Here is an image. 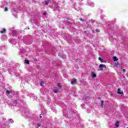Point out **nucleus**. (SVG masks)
I'll return each mask as SVG.
<instances>
[{
    "label": "nucleus",
    "instance_id": "nucleus-3",
    "mask_svg": "<svg viewBox=\"0 0 128 128\" xmlns=\"http://www.w3.org/2000/svg\"><path fill=\"white\" fill-rule=\"evenodd\" d=\"M98 60H100V62H106V61L104 60V59L102 58L99 57L98 58Z\"/></svg>",
    "mask_w": 128,
    "mask_h": 128
},
{
    "label": "nucleus",
    "instance_id": "nucleus-20",
    "mask_svg": "<svg viewBox=\"0 0 128 128\" xmlns=\"http://www.w3.org/2000/svg\"><path fill=\"white\" fill-rule=\"evenodd\" d=\"M45 4H46V6H48V2H45Z\"/></svg>",
    "mask_w": 128,
    "mask_h": 128
},
{
    "label": "nucleus",
    "instance_id": "nucleus-19",
    "mask_svg": "<svg viewBox=\"0 0 128 128\" xmlns=\"http://www.w3.org/2000/svg\"><path fill=\"white\" fill-rule=\"evenodd\" d=\"M4 12H6V11H8V8H6V7H5V8H4Z\"/></svg>",
    "mask_w": 128,
    "mask_h": 128
},
{
    "label": "nucleus",
    "instance_id": "nucleus-27",
    "mask_svg": "<svg viewBox=\"0 0 128 128\" xmlns=\"http://www.w3.org/2000/svg\"><path fill=\"white\" fill-rule=\"evenodd\" d=\"M40 118H42V116H40Z\"/></svg>",
    "mask_w": 128,
    "mask_h": 128
},
{
    "label": "nucleus",
    "instance_id": "nucleus-22",
    "mask_svg": "<svg viewBox=\"0 0 128 128\" xmlns=\"http://www.w3.org/2000/svg\"><path fill=\"white\" fill-rule=\"evenodd\" d=\"M92 32L93 34H94V30H92Z\"/></svg>",
    "mask_w": 128,
    "mask_h": 128
},
{
    "label": "nucleus",
    "instance_id": "nucleus-15",
    "mask_svg": "<svg viewBox=\"0 0 128 128\" xmlns=\"http://www.w3.org/2000/svg\"><path fill=\"white\" fill-rule=\"evenodd\" d=\"M37 126H38V128H40V126H41L40 124L38 123V124H37Z\"/></svg>",
    "mask_w": 128,
    "mask_h": 128
},
{
    "label": "nucleus",
    "instance_id": "nucleus-10",
    "mask_svg": "<svg viewBox=\"0 0 128 128\" xmlns=\"http://www.w3.org/2000/svg\"><path fill=\"white\" fill-rule=\"evenodd\" d=\"M104 106V100H102L101 101V106L102 108V106Z\"/></svg>",
    "mask_w": 128,
    "mask_h": 128
},
{
    "label": "nucleus",
    "instance_id": "nucleus-12",
    "mask_svg": "<svg viewBox=\"0 0 128 128\" xmlns=\"http://www.w3.org/2000/svg\"><path fill=\"white\" fill-rule=\"evenodd\" d=\"M44 84V82H42L40 84V86H42V84Z\"/></svg>",
    "mask_w": 128,
    "mask_h": 128
},
{
    "label": "nucleus",
    "instance_id": "nucleus-6",
    "mask_svg": "<svg viewBox=\"0 0 128 128\" xmlns=\"http://www.w3.org/2000/svg\"><path fill=\"white\" fill-rule=\"evenodd\" d=\"M76 82V79H73L71 80V84H74V82Z\"/></svg>",
    "mask_w": 128,
    "mask_h": 128
},
{
    "label": "nucleus",
    "instance_id": "nucleus-13",
    "mask_svg": "<svg viewBox=\"0 0 128 128\" xmlns=\"http://www.w3.org/2000/svg\"><path fill=\"white\" fill-rule=\"evenodd\" d=\"M54 94H58V90H54Z\"/></svg>",
    "mask_w": 128,
    "mask_h": 128
},
{
    "label": "nucleus",
    "instance_id": "nucleus-7",
    "mask_svg": "<svg viewBox=\"0 0 128 128\" xmlns=\"http://www.w3.org/2000/svg\"><path fill=\"white\" fill-rule=\"evenodd\" d=\"M0 34H6V28H3L2 30L0 32Z\"/></svg>",
    "mask_w": 128,
    "mask_h": 128
},
{
    "label": "nucleus",
    "instance_id": "nucleus-30",
    "mask_svg": "<svg viewBox=\"0 0 128 128\" xmlns=\"http://www.w3.org/2000/svg\"><path fill=\"white\" fill-rule=\"evenodd\" d=\"M36 60V59H35Z\"/></svg>",
    "mask_w": 128,
    "mask_h": 128
},
{
    "label": "nucleus",
    "instance_id": "nucleus-28",
    "mask_svg": "<svg viewBox=\"0 0 128 128\" xmlns=\"http://www.w3.org/2000/svg\"><path fill=\"white\" fill-rule=\"evenodd\" d=\"M58 56H60V54H58Z\"/></svg>",
    "mask_w": 128,
    "mask_h": 128
},
{
    "label": "nucleus",
    "instance_id": "nucleus-25",
    "mask_svg": "<svg viewBox=\"0 0 128 128\" xmlns=\"http://www.w3.org/2000/svg\"><path fill=\"white\" fill-rule=\"evenodd\" d=\"M84 32H85V34H86L88 32L86 31H84Z\"/></svg>",
    "mask_w": 128,
    "mask_h": 128
},
{
    "label": "nucleus",
    "instance_id": "nucleus-11",
    "mask_svg": "<svg viewBox=\"0 0 128 128\" xmlns=\"http://www.w3.org/2000/svg\"><path fill=\"white\" fill-rule=\"evenodd\" d=\"M57 86H58V88H62V87L60 86V83H58V84H57Z\"/></svg>",
    "mask_w": 128,
    "mask_h": 128
},
{
    "label": "nucleus",
    "instance_id": "nucleus-23",
    "mask_svg": "<svg viewBox=\"0 0 128 128\" xmlns=\"http://www.w3.org/2000/svg\"><path fill=\"white\" fill-rule=\"evenodd\" d=\"M14 33H15V34H16V31H14Z\"/></svg>",
    "mask_w": 128,
    "mask_h": 128
},
{
    "label": "nucleus",
    "instance_id": "nucleus-4",
    "mask_svg": "<svg viewBox=\"0 0 128 128\" xmlns=\"http://www.w3.org/2000/svg\"><path fill=\"white\" fill-rule=\"evenodd\" d=\"M118 92H117V94H124V92H120V88H118Z\"/></svg>",
    "mask_w": 128,
    "mask_h": 128
},
{
    "label": "nucleus",
    "instance_id": "nucleus-21",
    "mask_svg": "<svg viewBox=\"0 0 128 128\" xmlns=\"http://www.w3.org/2000/svg\"><path fill=\"white\" fill-rule=\"evenodd\" d=\"M80 20H81L82 22H84V20L82 18H80Z\"/></svg>",
    "mask_w": 128,
    "mask_h": 128
},
{
    "label": "nucleus",
    "instance_id": "nucleus-31",
    "mask_svg": "<svg viewBox=\"0 0 128 128\" xmlns=\"http://www.w3.org/2000/svg\"><path fill=\"white\" fill-rule=\"evenodd\" d=\"M126 128H128V127H127Z\"/></svg>",
    "mask_w": 128,
    "mask_h": 128
},
{
    "label": "nucleus",
    "instance_id": "nucleus-8",
    "mask_svg": "<svg viewBox=\"0 0 128 128\" xmlns=\"http://www.w3.org/2000/svg\"><path fill=\"white\" fill-rule=\"evenodd\" d=\"M113 60L114 62H116V60H118V59L117 58L116 56H114L113 57Z\"/></svg>",
    "mask_w": 128,
    "mask_h": 128
},
{
    "label": "nucleus",
    "instance_id": "nucleus-17",
    "mask_svg": "<svg viewBox=\"0 0 128 128\" xmlns=\"http://www.w3.org/2000/svg\"><path fill=\"white\" fill-rule=\"evenodd\" d=\"M96 32H100V30L98 28H96Z\"/></svg>",
    "mask_w": 128,
    "mask_h": 128
},
{
    "label": "nucleus",
    "instance_id": "nucleus-29",
    "mask_svg": "<svg viewBox=\"0 0 128 128\" xmlns=\"http://www.w3.org/2000/svg\"><path fill=\"white\" fill-rule=\"evenodd\" d=\"M36 60V59H35Z\"/></svg>",
    "mask_w": 128,
    "mask_h": 128
},
{
    "label": "nucleus",
    "instance_id": "nucleus-16",
    "mask_svg": "<svg viewBox=\"0 0 128 128\" xmlns=\"http://www.w3.org/2000/svg\"><path fill=\"white\" fill-rule=\"evenodd\" d=\"M116 66H120V64H119L118 62H116Z\"/></svg>",
    "mask_w": 128,
    "mask_h": 128
},
{
    "label": "nucleus",
    "instance_id": "nucleus-14",
    "mask_svg": "<svg viewBox=\"0 0 128 128\" xmlns=\"http://www.w3.org/2000/svg\"><path fill=\"white\" fill-rule=\"evenodd\" d=\"M6 93L10 94V91L8 90L6 91Z\"/></svg>",
    "mask_w": 128,
    "mask_h": 128
},
{
    "label": "nucleus",
    "instance_id": "nucleus-26",
    "mask_svg": "<svg viewBox=\"0 0 128 128\" xmlns=\"http://www.w3.org/2000/svg\"><path fill=\"white\" fill-rule=\"evenodd\" d=\"M14 102H16V101H14Z\"/></svg>",
    "mask_w": 128,
    "mask_h": 128
},
{
    "label": "nucleus",
    "instance_id": "nucleus-5",
    "mask_svg": "<svg viewBox=\"0 0 128 128\" xmlns=\"http://www.w3.org/2000/svg\"><path fill=\"white\" fill-rule=\"evenodd\" d=\"M115 126L116 128H118V126H120V122H116V123L115 124Z\"/></svg>",
    "mask_w": 128,
    "mask_h": 128
},
{
    "label": "nucleus",
    "instance_id": "nucleus-9",
    "mask_svg": "<svg viewBox=\"0 0 128 128\" xmlns=\"http://www.w3.org/2000/svg\"><path fill=\"white\" fill-rule=\"evenodd\" d=\"M25 64H30V60H25Z\"/></svg>",
    "mask_w": 128,
    "mask_h": 128
},
{
    "label": "nucleus",
    "instance_id": "nucleus-18",
    "mask_svg": "<svg viewBox=\"0 0 128 128\" xmlns=\"http://www.w3.org/2000/svg\"><path fill=\"white\" fill-rule=\"evenodd\" d=\"M123 74H124L126 72V69H123L122 70Z\"/></svg>",
    "mask_w": 128,
    "mask_h": 128
},
{
    "label": "nucleus",
    "instance_id": "nucleus-24",
    "mask_svg": "<svg viewBox=\"0 0 128 128\" xmlns=\"http://www.w3.org/2000/svg\"><path fill=\"white\" fill-rule=\"evenodd\" d=\"M46 12L44 13V16H46Z\"/></svg>",
    "mask_w": 128,
    "mask_h": 128
},
{
    "label": "nucleus",
    "instance_id": "nucleus-1",
    "mask_svg": "<svg viewBox=\"0 0 128 128\" xmlns=\"http://www.w3.org/2000/svg\"><path fill=\"white\" fill-rule=\"evenodd\" d=\"M99 68L100 70H106V66L104 64H100Z\"/></svg>",
    "mask_w": 128,
    "mask_h": 128
},
{
    "label": "nucleus",
    "instance_id": "nucleus-2",
    "mask_svg": "<svg viewBox=\"0 0 128 128\" xmlns=\"http://www.w3.org/2000/svg\"><path fill=\"white\" fill-rule=\"evenodd\" d=\"M91 74H92V78H96V74H94V72H92Z\"/></svg>",
    "mask_w": 128,
    "mask_h": 128
}]
</instances>
